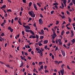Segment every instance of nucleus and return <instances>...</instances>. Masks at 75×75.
Wrapping results in <instances>:
<instances>
[{
    "label": "nucleus",
    "instance_id": "nucleus-1",
    "mask_svg": "<svg viewBox=\"0 0 75 75\" xmlns=\"http://www.w3.org/2000/svg\"><path fill=\"white\" fill-rule=\"evenodd\" d=\"M28 14H29V15H30V16H31V17H33V18H34V17H35V13H34V12H33V11H32L29 12Z\"/></svg>",
    "mask_w": 75,
    "mask_h": 75
},
{
    "label": "nucleus",
    "instance_id": "nucleus-2",
    "mask_svg": "<svg viewBox=\"0 0 75 75\" xmlns=\"http://www.w3.org/2000/svg\"><path fill=\"white\" fill-rule=\"evenodd\" d=\"M36 50L37 51H38L37 52V53H39V54H40V55L41 57H42L43 52H42V51H41V50L40 49H39L37 47H36Z\"/></svg>",
    "mask_w": 75,
    "mask_h": 75
},
{
    "label": "nucleus",
    "instance_id": "nucleus-3",
    "mask_svg": "<svg viewBox=\"0 0 75 75\" xmlns=\"http://www.w3.org/2000/svg\"><path fill=\"white\" fill-rule=\"evenodd\" d=\"M55 42H56V44H58L59 42V45H62V42H61V39H59L58 40L57 39L55 40Z\"/></svg>",
    "mask_w": 75,
    "mask_h": 75
},
{
    "label": "nucleus",
    "instance_id": "nucleus-4",
    "mask_svg": "<svg viewBox=\"0 0 75 75\" xmlns=\"http://www.w3.org/2000/svg\"><path fill=\"white\" fill-rule=\"evenodd\" d=\"M39 23L40 24H43V21L40 18L39 20Z\"/></svg>",
    "mask_w": 75,
    "mask_h": 75
},
{
    "label": "nucleus",
    "instance_id": "nucleus-5",
    "mask_svg": "<svg viewBox=\"0 0 75 75\" xmlns=\"http://www.w3.org/2000/svg\"><path fill=\"white\" fill-rule=\"evenodd\" d=\"M23 26L24 27H25V28H26V29H28L29 30H30V27L28 25L25 26V25H23Z\"/></svg>",
    "mask_w": 75,
    "mask_h": 75
},
{
    "label": "nucleus",
    "instance_id": "nucleus-6",
    "mask_svg": "<svg viewBox=\"0 0 75 75\" xmlns=\"http://www.w3.org/2000/svg\"><path fill=\"white\" fill-rule=\"evenodd\" d=\"M60 72H61L62 75H64V69L60 70Z\"/></svg>",
    "mask_w": 75,
    "mask_h": 75
},
{
    "label": "nucleus",
    "instance_id": "nucleus-7",
    "mask_svg": "<svg viewBox=\"0 0 75 75\" xmlns=\"http://www.w3.org/2000/svg\"><path fill=\"white\" fill-rule=\"evenodd\" d=\"M33 7L34 8H35V10L37 11L38 10V9H37V6H36V4H33Z\"/></svg>",
    "mask_w": 75,
    "mask_h": 75
},
{
    "label": "nucleus",
    "instance_id": "nucleus-8",
    "mask_svg": "<svg viewBox=\"0 0 75 75\" xmlns=\"http://www.w3.org/2000/svg\"><path fill=\"white\" fill-rule=\"evenodd\" d=\"M61 51L63 56H64V57H65V51H64V50H61Z\"/></svg>",
    "mask_w": 75,
    "mask_h": 75
},
{
    "label": "nucleus",
    "instance_id": "nucleus-9",
    "mask_svg": "<svg viewBox=\"0 0 75 75\" xmlns=\"http://www.w3.org/2000/svg\"><path fill=\"white\" fill-rule=\"evenodd\" d=\"M53 36L52 37H54V38H55L57 36V35H56V33H55V32H53Z\"/></svg>",
    "mask_w": 75,
    "mask_h": 75
},
{
    "label": "nucleus",
    "instance_id": "nucleus-10",
    "mask_svg": "<svg viewBox=\"0 0 75 75\" xmlns=\"http://www.w3.org/2000/svg\"><path fill=\"white\" fill-rule=\"evenodd\" d=\"M6 7V5H3V6L1 7L0 8H1V9H2V8H5Z\"/></svg>",
    "mask_w": 75,
    "mask_h": 75
},
{
    "label": "nucleus",
    "instance_id": "nucleus-11",
    "mask_svg": "<svg viewBox=\"0 0 75 75\" xmlns=\"http://www.w3.org/2000/svg\"><path fill=\"white\" fill-rule=\"evenodd\" d=\"M44 44H47V43H48V40H44Z\"/></svg>",
    "mask_w": 75,
    "mask_h": 75
},
{
    "label": "nucleus",
    "instance_id": "nucleus-12",
    "mask_svg": "<svg viewBox=\"0 0 75 75\" xmlns=\"http://www.w3.org/2000/svg\"><path fill=\"white\" fill-rule=\"evenodd\" d=\"M30 33H31V34H32L33 35H34L35 34V33H34V32H33V31L32 30H30Z\"/></svg>",
    "mask_w": 75,
    "mask_h": 75
},
{
    "label": "nucleus",
    "instance_id": "nucleus-13",
    "mask_svg": "<svg viewBox=\"0 0 75 75\" xmlns=\"http://www.w3.org/2000/svg\"><path fill=\"white\" fill-rule=\"evenodd\" d=\"M25 31H26V32H27V33H30V30L26 29L25 30Z\"/></svg>",
    "mask_w": 75,
    "mask_h": 75
},
{
    "label": "nucleus",
    "instance_id": "nucleus-14",
    "mask_svg": "<svg viewBox=\"0 0 75 75\" xmlns=\"http://www.w3.org/2000/svg\"><path fill=\"white\" fill-rule=\"evenodd\" d=\"M32 3L31 2H30L29 3L28 6L29 7H31V5H32Z\"/></svg>",
    "mask_w": 75,
    "mask_h": 75
},
{
    "label": "nucleus",
    "instance_id": "nucleus-15",
    "mask_svg": "<svg viewBox=\"0 0 75 75\" xmlns=\"http://www.w3.org/2000/svg\"><path fill=\"white\" fill-rule=\"evenodd\" d=\"M53 5L54 6H56V5H58V4L57 3V2H56V3H54L53 4Z\"/></svg>",
    "mask_w": 75,
    "mask_h": 75
},
{
    "label": "nucleus",
    "instance_id": "nucleus-16",
    "mask_svg": "<svg viewBox=\"0 0 75 75\" xmlns=\"http://www.w3.org/2000/svg\"><path fill=\"white\" fill-rule=\"evenodd\" d=\"M41 33H42V34H44V30H43V29H42V30H41Z\"/></svg>",
    "mask_w": 75,
    "mask_h": 75
},
{
    "label": "nucleus",
    "instance_id": "nucleus-17",
    "mask_svg": "<svg viewBox=\"0 0 75 75\" xmlns=\"http://www.w3.org/2000/svg\"><path fill=\"white\" fill-rule=\"evenodd\" d=\"M69 5L70 6H72L73 5V2H71L69 4Z\"/></svg>",
    "mask_w": 75,
    "mask_h": 75
},
{
    "label": "nucleus",
    "instance_id": "nucleus-18",
    "mask_svg": "<svg viewBox=\"0 0 75 75\" xmlns=\"http://www.w3.org/2000/svg\"><path fill=\"white\" fill-rule=\"evenodd\" d=\"M64 4H66L67 3V0H64L63 1Z\"/></svg>",
    "mask_w": 75,
    "mask_h": 75
},
{
    "label": "nucleus",
    "instance_id": "nucleus-19",
    "mask_svg": "<svg viewBox=\"0 0 75 75\" xmlns=\"http://www.w3.org/2000/svg\"><path fill=\"white\" fill-rule=\"evenodd\" d=\"M14 20L15 21H16L18 20V17H15L14 18Z\"/></svg>",
    "mask_w": 75,
    "mask_h": 75
},
{
    "label": "nucleus",
    "instance_id": "nucleus-20",
    "mask_svg": "<svg viewBox=\"0 0 75 75\" xmlns=\"http://www.w3.org/2000/svg\"><path fill=\"white\" fill-rule=\"evenodd\" d=\"M36 38H37V39H38V38H39V36L38 35H36Z\"/></svg>",
    "mask_w": 75,
    "mask_h": 75
},
{
    "label": "nucleus",
    "instance_id": "nucleus-21",
    "mask_svg": "<svg viewBox=\"0 0 75 75\" xmlns=\"http://www.w3.org/2000/svg\"><path fill=\"white\" fill-rule=\"evenodd\" d=\"M75 42V39H74L72 40V43H74Z\"/></svg>",
    "mask_w": 75,
    "mask_h": 75
},
{
    "label": "nucleus",
    "instance_id": "nucleus-22",
    "mask_svg": "<svg viewBox=\"0 0 75 75\" xmlns=\"http://www.w3.org/2000/svg\"><path fill=\"white\" fill-rule=\"evenodd\" d=\"M42 63H43V62H39V66H40V65H41V64H42Z\"/></svg>",
    "mask_w": 75,
    "mask_h": 75
},
{
    "label": "nucleus",
    "instance_id": "nucleus-23",
    "mask_svg": "<svg viewBox=\"0 0 75 75\" xmlns=\"http://www.w3.org/2000/svg\"><path fill=\"white\" fill-rule=\"evenodd\" d=\"M71 2H72V3H73L74 4H75V0H72Z\"/></svg>",
    "mask_w": 75,
    "mask_h": 75
},
{
    "label": "nucleus",
    "instance_id": "nucleus-24",
    "mask_svg": "<svg viewBox=\"0 0 75 75\" xmlns=\"http://www.w3.org/2000/svg\"><path fill=\"white\" fill-rule=\"evenodd\" d=\"M43 38H44V36H41L40 37V39L41 40L43 39Z\"/></svg>",
    "mask_w": 75,
    "mask_h": 75
},
{
    "label": "nucleus",
    "instance_id": "nucleus-25",
    "mask_svg": "<svg viewBox=\"0 0 75 75\" xmlns=\"http://www.w3.org/2000/svg\"><path fill=\"white\" fill-rule=\"evenodd\" d=\"M4 33H2L1 35V37H3V36H4Z\"/></svg>",
    "mask_w": 75,
    "mask_h": 75
},
{
    "label": "nucleus",
    "instance_id": "nucleus-26",
    "mask_svg": "<svg viewBox=\"0 0 75 75\" xmlns=\"http://www.w3.org/2000/svg\"><path fill=\"white\" fill-rule=\"evenodd\" d=\"M45 73H47V72H49V71L48 70H46L45 71Z\"/></svg>",
    "mask_w": 75,
    "mask_h": 75
},
{
    "label": "nucleus",
    "instance_id": "nucleus-27",
    "mask_svg": "<svg viewBox=\"0 0 75 75\" xmlns=\"http://www.w3.org/2000/svg\"><path fill=\"white\" fill-rule=\"evenodd\" d=\"M7 12H8V11H9V12H11L12 11L10 9H9V10L7 9Z\"/></svg>",
    "mask_w": 75,
    "mask_h": 75
},
{
    "label": "nucleus",
    "instance_id": "nucleus-28",
    "mask_svg": "<svg viewBox=\"0 0 75 75\" xmlns=\"http://www.w3.org/2000/svg\"><path fill=\"white\" fill-rule=\"evenodd\" d=\"M59 24V21H56V25H58V24Z\"/></svg>",
    "mask_w": 75,
    "mask_h": 75
},
{
    "label": "nucleus",
    "instance_id": "nucleus-29",
    "mask_svg": "<svg viewBox=\"0 0 75 75\" xmlns=\"http://www.w3.org/2000/svg\"><path fill=\"white\" fill-rule=\"evenodd\" d=\"M23 62H22L21 66H20V67H23Z\"/></svg>",
    "mask_w": 75,
    "mask_h": 75
},
{
    "label": "nucleus",
    "instance_id": "nucleus-30",
    "mask_svg": "<svg viewBox=\"0 0 75 75\" xmlns=\"http://www.w3.org/2000/svg\"><path fill=\"white\" fill-rule=\"evenodd\" d=\"M71 35H74V32L73 31V30H71Z\"/></svg>",
    "mask_w": 75,
    "mask_h": 75
},
{
    "label": "nucleus",
    "instance_id": "nucleus-31",
    "mask_svg": "<svg viewBox=\"0 0 75 75\" xmlns=\"http://www.w3.org/2000/svg\"><path fill=\"white\" fill-rule=\"evenodd\" d=\"M54 11L53 10L50 13L51 14H54Z\"/></svg>",
    "mask_w": 75,
    "mask_h": 75
},
{
    "label": "nucleus",
    "instance_id": "nucleus-32",
    "mask_svg": "<svg viewBox=\"0 0 75 75\" xmlns=\"http://www.w3.org/2000/svg\"><path fill=\"white\" fill-rule=\"evenodd\" d=\"M61 17H62V19H64V18H65V15L62 16Z\"/></svg>",
    "mask_w": 75,
    "mask_h": 75
},
{
    "label": "nucleus",
    "instance_id": "nucleus-33",
    "mask_svg": "<svg viewBox=\"0 0 75 75\" xmlns=\"http://www.w3.org/2000/svg\"><path fill=\"white\" fill-rule=\"evenodd\" d=\"M22 1L24 3H26V0H22Z\"/></svg>",
    "mask_w": 75,
    "mask_h": 75
},
{
    "label": "nucleus",
    "instance_id": "nucleus-34",
    "mask_svg": "<svg viewBox=\"0 0 75 75\" xmlns=\"http://www.w3.org/2000/svg\"><path fill=\"white\" fill-rule=\"evenodd\" d=\"M36 37L35 35H32V38H35Z\"/></svg>",
    "mask_w": 75,
    "mask_h": 75
},
{
    "label": "nucleus",
    "instance_id": "nucleus-35",
    "mask_svg": "<svg viewBox=\"0 0 75 75\" xmlns=\"http://www.w3.org/2000/svg\"><path fill=\"white\" fill-rule=\"evenodd\" d=\"M37 4L38 6H39V7H41V5L39 4V3H37Z\"/></svg>",
    "mask_w": 75,
    "mask_h": 75
},
{
    "label": "nucleus",
    "instance_id": "nucleus-36",
    "mask_svg": "<svg viewBox=\"0 0 75 75\" xmlns=\"http://www.w3.org/2000/svg\"><path fill=\"white\" fill-rule=\"evenodd\" d=\"M31 50H32V49L30 48L29 50H28V52H31Z\"/></svg>",
    "mask_w": 75,
    "mask_h": 75
},
{
    "label": "nucleus",
    "instance_id": "nucleus-37",
    "mask_svg": "<svg viewBox=\"0 0 75 75\" xmlns=\"http://www.w3.org/2000/svg\"><path fill=\"white\" fill-rule=\"evenodd\" d=\"M22 13H23V12L21 11L20 13V16H22L21 14H22Z\"/></svg>",
    "mask_w": 75,
    "mask_h": 75
},
{
    "label": "nucleus",
    "instance_id": "nucleus-38",
    "mask_svg": "<svg viewBox=\"0 0 75 75\" xmlns=\"http://www.w3.org/2000/svg\"><path fill=\"white\" fill-rule=\"evenodd\" d=\"M58 46L56 47V48H55V51H57V50H58Z\"/></svg>",
    "mask_w": 75,
    "mask_h": 75
},
{
    "label": "nucleus",
    "instance_id": "nucleus-39",
    "mask_svg": "<svg viewBox=\"0 0 75 75\" xmlns=\"http://www.w3.org/2000/svg\"><path fill=\"white\" fill-rule=\"evenodd\" d=\"M64 31H62L61 32V35H63L64 34Z\"/></svg>",
    "mask_w": 75,
    "mask_h": 75
},
{
    "label": "nucleus",
    "instance_id": "nucleus-40",
    "mask_svg": "<svg viewBox=\"0 0 75 75\" xmlns=\"http://www.w3.org/2000/svg\"><path fill=\"white\" fill-rule=\"evenodd\" d=\"M62 5H61V6L62 7H64V4H63V3H62Z\"/></svg>",
    "mask_w": 75,
    "mask_h": 75
},
{
    "label": "nucleus",
    "instance_id": "nucleus-41",
    "mask_svg": "<svg viewBox=\"0 0 75 75\" xmlns=\"http://www.w3.org/2000/svg\"><path fill=\"white\" fill-rule=\"evenodd\" d=\"M10 31L11 33H13V29L11 28V29L10 30Z\"/></svg>",
    "mask_w": 75,
    "mask_h": 75
},
{
    "label": "nucleus",
    "instance_id": "nucleus-42",
    "mask_svg": "<svg viewBox=\"0 0 75 75\" xmlns=\"http://www.w3.org/2000/svg\"><path fill=\"white\" fill-rule=\"evenodd\" d=\"M70 25V23H69L68 24L66 25V27H68L69 25Z\"/></svg>",
    "mask_w": 75,
    "mask_h": 75
},
{
    "label": "nucleus",
    "instance_id": "nucleus-43",
    "mask_svg": "<svg viewBox=\"0 0 75 75\" xmlns=\"http://www.w3.org/2000/svg\"><path fill=\"white\" fill-rule=\"evenodd\" d=\"M66 13L68 15H69V11H67Z\"/></svg>",
    "mask_w": 75,
    "mask_h": 75
},
{
    "label": "nucleus",
    "instance_id": "nucleus-44",
    "mask_svg": "<svg viewBox=\"0 0 75 75\" xmlns=\"http://www.w3.org/2000/svg\"><path fill=\"white\" fill-rule=\"evenodd\" d=\"M13 19H12L11 21V23H12V24H13V22H14V21H13Z\"/></svg>",
    "mask_w": 75,
    "mask_h": 75
},
{
    "label": "nucleus",
    "instance_id": "nucleus-45",
    "mask_svg": "<svg viewBox=\"0 0 75 75\" xmlns=\"http://www.w3.org/2000/svg\"><path fill=\"white\" fill-rule=\"evenodd\" d=\"M64 66H65V64H62L61 66V68H63V67H64Z\"/></svg>",
    "mask_w": 75,
    "mask_h": 75
},
{
    "label": "nucleus",
    "instance_id": "nucleus-46",
    "mask_svg": "<svg viewBox=\"0 0 75 75\" xmlns=\"http://www.w3.org/2000/svg\"><path fill=\"white\" fill-rule=\"evenodd\" d=\"M69 23H71V22L72 21V20L71 19V18L69 19Z\"/></svg>",
    "mask_w": 75,
    "mask_h": 75
},
{
    "label": "nucleus",
    "instance_id": "nucleus-47",
    "mask_svg": "<svg viewBox=\"0 0 75 75\" xmlns=\"http://www.w3.org/2000/svg\"><path fill=\"white\" fill-rule=\"evenodd\" d=\"M67 68L68 69H70V70L71 68H69V66H68V65L67 66Z\"/></svg>",
    "mask_w": 75,
    "mask_h": 75
},
{
    "label": "nucleus",
    "instance_id": "nucleus-48",
    "mask_svg": "<svg viewBox=\"0 0 75 75\" xmlns=\"http://www.w3.org/2000/svg\"><path fill=\"white\" fill-rule=\"evenodd\" d=\"M20 57L22 59L24 60V58L23 57V56H21Z\"/></svg>",
    "mask_w": 75,
    "mask_h": 75
},
{
    "label": "nucleus",
    "instance_id": "nucleus-49",
    "mask_svg": "<svg viewBox=\"0 0 75 75\" xmlns=\"http://www.w3.org/2000/svg\"><path fill=\"white\" fill-rule=\"evenodd\" d=\"M33 27H36V24H35V23H34L33 24Z\"/></svg>",
    "mask_w": 75,
    "mask_h": 75
},
{
    "label": "nucleus",
    "instance_id": "nucleus-50",
    "mask_svg": "<svg viewBox=\"0 0 75 75\" xmlns=\"http://www.w3.org/2000/svg\"><path fill=\"white\" fill-rule=\"evenodd\" d=\"M6 67H8V68H10V66L6 64Z\"/></svg>",
    "mask_w": 75,
    "mask_h": 75
},
{
    "label": "nucleus",
    "instance_id": "nucleus-51",
    "mask_svg": "<svg viewBox=\"0 0 75 75\" xmlns=\"http://www.w3.org/2000/svg\"><path fill=\"white\" fill-rule=\"evenodd\" d=\"M25 55H26V56H27V55H28V53H27V52H25Z\"/></svg>",
    "mask_w": 75,
    "mask_h": 75
},
{
    "label": "nucleus",
    "instance_id": "nucleus-52",
    "mask_svg": "<svg viewBox=\"0 0 75 75\" xmlns=\"http://www.w3.org/2000/svg\"><path fill=\"white\" fill-rule=\"evenodd\" d=\"M18 23H19V24L20 25H22V24H21V22H20L19 21H18Z\"/></svg>",
    "mask_w": 75,
    "mask_h": 75
},
{
    "label": "nucleus",
    "instance_id": "nucleus-53",
    "mask_svg": "<svg viewBox=\"0 0 75 75\" xmlns=\"http://www.w3.org/2000/svg\"><path fill=\"white\" fill-rule=\"evenodd\" d=\"M11 27L9 26L8 27V30H11Z\"/></svg>",
    "mask_w": 75,
    "mask_h": 75
},
{
    "label": "nucleus",
    "instance_id": "nucleus-54",
    "mask_svg": "<svg viewBox=\"0 0 75 75\" xmlns=\"http://www.w3.org/2000/svg\"><path fill=\"white\" fill-rule=\"evenodd\" d=\"M7 1L8 2L11 3V0H7Z\"/></svg>",
    "mask_w": 75,
    "mask_h": 75
},
{
    "label": "nucleus",
    "instance_id": "nucleus-55",
    "mask_svg": "<svg viewBox=\"0 0 75 75\" xmlns=\"http://www.w3.org/2000/svg\"><path fill=\"white\" fill-rule=\"evenodd\" d=\"M0 63L2 65H3V64H4V63H3V62H1V61H0Z\"/></svg>",
    "mask_w": 75,
    "mask_h": 75
},
{
    "label": "nucleus",
    "instance_id": "nucleus-56",
    "mask_svg": "<svg viewBox=\"0 0 75 75\" xmlns=\"http://www.w3.org/2000/svg\"><path fill=\"white\" fill-rule=\"evenodd\" d=\"M40 69H43V65H42L40 66Z\"/></svg>",
    "mask_w": 75,
    "mask_h": 75
},
{
    "label": "nucleus",
    "instance_id": "nucleus-57",
    "mask_svg": "<svg viewBox=\"0 0 75 75\" xmlns=\"http://www.w3.org/2000/svg\"><path fill=\"white\" fill-rule=\"evenodd\" d=\"M41 45H42V44H41V43H40L39 44V46H41Z\"/></svg>",
    "mask_w": 75,
    "mask_h": 75
},
{
    "label": "nucleus",
    "instance_id": "nucleus-58",
    "mask_svg": "<svg viewBox=\"0 0 75 75\" xmlns=\"http://www.w3.org/2000/svg\"><path fill=\"white\" fill-rule=\"evenodd\" d=\"M52 59H54V55H52Z\"/></svg>",
    "mask_w": 75,
    "mask_h": 75
},
{
    "label": "nucleus",
    "instance_id": "nucleus-59",
    "mask_svg": "<svg viewBox=\"0 0 75 75\" xmlns=\"http://www.w3.org/2000/svg\"><path fill=\"white\" fill-rule=\"evenodd\" d=\"M22 34L23 35H24V31H23L22 32Z\"/></svg>",
    "mask_w": 75,
    "mask_h": 75
},
{
    "label": "nucleus",
    "instance_id": "nucleus-60",
    "mask_svg": "<svg viewBox=\"0 0 75 75\" xmlns=\"http://www.w3.org/2000/svg\"><path fill=\"white\" fill-rule=\"evenodd\" d=\"M66 27H67V29H68V30H71V28H69L68 26H66Z\"/></svg>",
    "mask_w": 75,
    "mask_h": 75
},
{
    "label": "nucleus",
    "instance_id": "nucleus-61",
    "mask_svg": "<svg viewBox=\"0 0 75 75\" xmlns=\"http://www.w3.org/2000/svg\"><path fill=\"white\" fill-rule=\"evenodd\" d=\"M32 20V18H29V20L30 21H31Z\"/></svg>",
    "mask_w": 75,
    "mask_h": 75
},
{
    "label": "nucleus",
    "instance_id": "nucleus-62",
    "mask_svg": "<svg viewBox=\"0 0 75 75\" xmlns=\"http://www.w3.org/2000/svg\"><path fill=\"white\" fill-rule=\"evenodd\" d=\"M47 45H46L44 47V49H46V48H47Z\"/></svg>",
    "mask_w": 75,
    "mask_h": 75
},
{
    "label": "nucleus",
    "instance_id": "nucleus-63",
    "mask_svg": "<svg viewBox=\"0 0 75 75\" xmlns=\"http://www.w3.org/2000/svg\"><path fill=\"white\" fill-rule=\"evenodd\" d=\"M40 16L42 18H43V16H42V14H40Z\"/></svg>",
    "mask_w": 75,
    "mask_h": 75
},
{
    "label": "nucleus",
    "instance_id": "nucleus-64",
    "mask_svg": "<svg viewBox=\"0 0 75 75\" xmlns=\"http://www.w3.org/2000/svg\"><path fill=\"white\" fill-rule=\"evenodd\" d=\"M75 23H74L72 24V25L73 27H75Z\"/></svg>",
    "mask_w": 75,
    "mask_h": 75
}]
</instances>
